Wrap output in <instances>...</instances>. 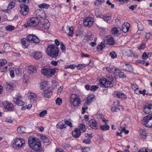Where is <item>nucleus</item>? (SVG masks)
<instances>
[{
  "label": "nucleus",
  "mask_w": 152,
  "mask_h": 152,
  "mask_svg": "<svg viewBox=\"0 0 152 152\" xmlns=\"http://www.w3.org/2000/svg\"><path fill=\"white\" fill-rule=\"evenodd\" d=\"M28 142L29 146L34 150L38 151L40 150L41 147V142L39 139L30 137H29Z\"/></svg>",
  "instance_id": "obj_1"
},
{
  "label": "nucleus",
  "mask_w": 152,
  "mask_h": 152,
  "mask_svg": "<svg viewBox=\"0 0 152 152\" xmlns=\"http://www.w3.org/2000/svg\"><path fill=\"white\" fill-rule=\"evenodd\" d=\"M47 53L50 57L56 58L58 56V47L55 45H49L47 48Z\"/></svg>",
  "instance_id": "obj_2"
},
{
  "label": "nucleus",
  "mask_w": 152,
  "mask_h": 152,
  "mask_svg": "<svg viewBox=\"0 0 152 152\" xmlns=\"http://www.w3.org/2000/svg\"><path fill=\"white\" fill-rule=\"evenodd\" d=\"M56 70H58V69L56 68L50 69L44 67L42 69L41 72L44 75L48 77H50L56 73Z\"/></svg>",
  "instance_id": "obj_3"
},
{
  "label": "nucleus",
  "mask_w": 152,
  "mask_h": 152,
  "mask_svg": "<svg viewBox=\"0 0 152 152\" xmlns=\"http://www.w3.org/2000/svg\"><path fill=\"white\" fill-rule=\"evenodd\" d=\"M70 103L73 107L78 106L81 103V100L76 94H72L70 96Z\"/></svg>",
  "instance_id": "obj_4"
},
{
  "label": "nucleus",
  "mask_w": 152,
  "mask_h": 152,
  "mask_svg": "<svg viewBox=\"0 0 152 152\" xmlns=\"http://www.w3.org/2000/svg\"><path fill=\"white\" fill-rule=\"evenodd\" d=\"M41 22L37 18H31L29 21H28L26 24H25L26 27H35L37 26H40Z\"/></svg>",
  "instance_id": "obj_5"
},
{
  "label": "nucleus",
  "mask_w": 152,
  "mask_h": 152,
  "mask_svg": "<svg viewBox=\"0 0 152 152\" xmlns=\"http://www.w3.org/2000/svg\"><path fill=\"white\" fill-rule=\"evenodd\" d=\"M141 123L146 127L152 128V116L148 115L145 117L142 120Z\"/></svg>",
  "instance_id": "obj_6"
},
{
  "label": "nucleus",
  "mask_w": 152,
  "mask_h": 152,
  "mask_svg": "<svg viewBox=\"0 0 152 152\" xmlns=\"http://www.w3.org/2000/svg\"><path fill=\"white\" fill-rule=\"evenodd\" d=\"M25 143V140L22 138L16 139L12 144L13 147L17 150L23 147Z\"/></svg>",
  "instance_id": "obj_7"
},
{
  "label": "nucleus",
  "mask_w": 152,
  "mask_h": 152,
  "mask_svg": "<svg viewBox=\"0 0 152 152\" xmlns=\"http://www.w3.org/2000/svg\"><path fill=\"white\" fill-rule=\"evenodd\" d=\"M113 80L111 75L107 74L105 77V88L112 87L113 85Z\"/></svg>",
  "instance_id": "obj_8"
},
{
  "label": "nucleus",
  "mask_w": 152,
  "mask_h": 152,
  "mask_svg": "<svg viewBox=\"0 0 152 152\" xmlns=\"http://www.w3.org/2000/svg\"><path fill=\"white\" fill-rule=\"evenodd\" d=\"M27 39L28 40L29 42L35 44H38L39 42V39L38 37L35 35L31 34L27 37Z\"/></svg>",
  "instance_id": "obj_9"
},
{
  "label": "nucleus",
  "mask_w": 152,
  "mask_h": 152,
  "mask_svg": "<svg viewBox=\"0 0 152 152\" xmlns=\"http://www.w3.org/2000/svg\"><path fill=\"white\" fill-rule=\"evenodd\" d=\"M20 13L23 15H27L29 12V9L28 6L24 4H22L20 5Z\"/></svg>",
  "instance_id": "obj_10"
},
{
  "label": "nucleus",
  "mask_w": 152,
  "mask_h": 152,
  "mask_svg": "<svg viewBox=\"0 0 152 152\" xmlns=\"http://www.w3.org/2000/svg\"><path fill=\"white\" fill-rule=\"evenodd\" d=\"M62 30L64 33H66V31L68 30L69 31V33L67 34V35L69 36L72 37L74 35L73 32V27L72 26L69 27L68 26H67L66 27L64 28V27L63 26L62 28Z\"/></svg>",
  "instance_id": "obj_11"
},
{
  "label": "nucleus",
  "mask_w": 152,
  "mask_h": 152,
  "mask_svg": "<svg viewBox=\"0 0 152 152\" xmlns=\"http://www.w3.org/2000/svg\"><path fill=\"white\" fill-rule=\"evenodd\" d=\"M40 26H39L40 27L43 28L45 29H48L50 26V23L47 20H44L43 18L40 20Z\"/></svg>",
  "instance_id": "obj_12"
},
{
  "label": "nucleus",
  "mask_w": 152,
  "mask_h": 152,
  "mask_svg": "<svg viewBox=\"0 0 152 152\" xmlns=\"http://www.w3.org/2000/svg\"><path fill=\"white\" fill-rule=\"evenodd\" d=\"M84 25L90 27L93 24V19L91 17L86 18L83 21Z\"/></svg>",
  "instance_id": "obj_13"
},
{
  "label": "nucleus",
  "mask_w": 152,
  "mask_h": 152,
  "mask_svg": "<svg viewBox=\"0 0 152 152\" xmlns=\"http://www.w3.org/2000/svg\"><path fill=\"white\" fill-rule=\"evenodd\" d=\"M37 69L36 66L31 65L28 66V72L29 74L32 75L37 72Z\"/></svg>",
  "instance_id": "obj_14"
},
{
  "label": "nucleus",
  "mask_w": 152,
  "mask_h": 152,
  "mask_svg": "<svg viewBox=\"0 0 152 152\" xmlns=\"http://www.w3.org/2000/svg\"><path fill=\"white\" fill-rule=\"evenodd\" d=\"M3 105L9 111L12 110L14 108L13 105L7 101L3 103Z\"/></svg>",
  "instance_id": "obj_15"
},
{
  "label": "nucleus",
  "mask_w": 152,
  "mask_h": 152,
  "mask_svg": "<svg viewBox=\"0 0 152 152\" xmlns=\"http://www.w3.org/2000/svg\"><path fill=\"white\" fill-rule=\"evenodd\" d=\"M95 98L94 95L92 94L86 98V101L84 103V105H88L92 102L93 100Z\"/></svg>",
  "instance_id": "obj_16"
},
{
  "label": "nucleus",
  "mask_w": 152,
  "mask_h": 152,
  "mask_svg": "<svg viewBox=\"0 0 152 152\" xmlns=\"http://www.w3.org/2000/svg\"><path fill=\"white\" fill-rule=\"evenodd\" d=\"M80 131L78 128L75 129L72 132L73 137L75 138L79 137L80 135Z\"/></svg>",
  "instance_id": "obj_17"
},
{
  "label": "nucleus",
  "mask_w": 152,
  "mask_h": 152,
  "mask_svg": "<svg viewBox=\"0 0 152 152\" xmlns=\"http://www.w3.org/2000/svg\"><path fill=\"white\" fill-rule=\"evenodd\" d=\"M107 44L113 45L114 44L113 38L111 35L106 37Z\"/></svg>",
  "instance_id": "obj_18"
},
{
  "label": "nucleus",
  "mask_w": 152,
  "mask_h": 152,
  "mask_svg": "<svg viewBox=\"0 0 152 152\" xmlns=\"http://www.w3.org/2000/svg\"><path fill=\"white\" fill-rule=\"evenodd\" d=\"M21 42L23 47L25 48H26L29 44L28 40L26 38H23L21 39Z\"/></svg>",
  "instance_id": "obj_19"
},
{
  "label": "nucleus",
  "mask_w": 152,
  "mask_h": 152,
  "mask_svg": "<svg viewBox=\"0 0 152 152\" xmlns=\"http://www.w3.org/2000/svg\"><path fill=\"white\" fill-rule=\"evenodd\" d=\"M115 94L118 98L121 99H124L126 98V95L124 93L121 92L115 91Z\"/></svg>",
  "instance_id": "obj_20"
},
{
  "label": "nucleus",
  "mask_w": 152,
  "mask_h": 152,
  "mask_svg": "<svg viewBox=\"0 0 152 152\" xmlns=\"http://www.w3.org/2000/svg\"><path fill=\"white\" fill-rule=\"evenodd\" d=\"M89 126L92 128L95 129L96 126L97 124L96 121L94 119H91L88 122Z\"/></svg>",
  "instance_id": "obj_21"
},
{
  "label": "nucleus",
  "mask_w": 152,
  "mask_h": 152,
  "mask_svg": "<svg viewBox=\"0 0 152 152\" xmlns=\"http://www.w3.org/2000/svg\"><path fill=\"white\" fill-rule=\"evenodd\" d=\"M129 24L127 23H125L122 25L121 30L124 33L128 31L129 29Z\"/></svg>",
  "instance_id": "obj_22"
},
{
  "label": "nucleus",
  "mask_w": 152,
  "mask_h": 152,
  "mask_svg": "<svg viewBox=\"0 0 152 152\" xmlns=\"http://www.w3.org/2000/svg\"><path fill=\"white\" fill-rule=\"evenodd\" d=\"M56 127L57 129H61L65 128L66 127V126L65 125L64 123V121L62 120L59 122L56 125Z\"/></svg>",
  "instance_id": "obj_23"
},
{
  "label": "nucleus",
  "mask_w": 152,
  "mask_h": 152,
  "mask_svg": "<svg viewBox=\"0 0 152 152\" xmlns=\"http://www.w3.org/2000/svg\"><path fill=\"white\" fill-rule=\"evenodd\" d=\"M122 70L127 72H132L133 71V69L131 65L128 64L125 67H123Z\"/></svg>",
  "instance_id": "obj_24"
},
{
  "label": "nucleus",
  "mask_w": 152,
  "mask_h": 152,
  "mask_svg": "<svg viewBox=\"0 0 152 152\" xmlns=\"http://www.w3.org/2000/svg\"><path fill=\"white\" fill-rule=\"evenodd\" d=\"M13 101L17 105L19 106H23L24 104V102L21 100L16 98L13 99Z\"/></svg>",
  "instance_id": "obj_25"
},
{
  "label": "nucleus",
  "mask_w": 152,
  "mask_h": 152,
  "mask_svg": "<svg viewBox=\"0 0 152 152\" xmlns=\"http://www.w3.org/2000/svg\"><path fill=\"white\" fill-rule=\"evenodd\" d=\"M37 96L36 94L33 93H31L28 96V98L30 100L33 102H35L37 99Z\"/></svg>",
  "instance_id": "obj_26"
},
{
  "label": "nucleus",
  "mask_w": 152,
  "mask_h": 152,
  "mask_svg": "<svg viewBox=\"0 0 152 152\" xmlns=\"http://www.w3.org/2000/svg\"><path fill=\"white\" fill-rule=\"evenodd\" d=\"M32 55L36 60L39 59L42 57L41 53L39 52H33L32 54Z\"/></svg>",
  "instance_id": "obj_27"
},
{
  "label": "nucleus",
  "mask_w": 152,
  "mask_h": 152,
  "mask_svg": "<svg viewBox=\"0 0 152 152\" xmlns=\"http://www.w3.org/2000/svg\"><path fill=\"white\" fill-rule=\"evenodd\" d=\"M36 14L38 16L42 18H45L46 16L45 14L43 11H41L39 10L36 11Z\"/></svg>",
  "instance_id": "obj_28"
},
{
  "label": "nucleus",
  "mask_w": 152,
  "mask_h": 152,
  "mask_svg": "<svg viewBox=\"0 0 152 152\" xmlns=\"http://www.w3.org/2000/svg\"><path fill=\"white\" fill-rule=\"evenodd\" d=\"M5 87L8 91L11 90L14 87V85L12 83H7Z\"/></svg>",
  "instance_id": "obj_29"
},
{
  "label": "nucleus",
  "mask_w": 152,
  "mask_h": 152,
  "mask_svg": "<svg viewBox=\"0 0 152 152\" xmlns=\"http://www.w3.org/2000/svg\"><path fill=\"white\" fill-rule=\"evenodd\" d=\"M99 80V86L103 88L104 87V77L99 78L98 79Z\"/></svg>",
  "instance_id": "obj_30"
},
{
  "label": "nucleus",
  "mask_w": 152,
  "mask_h": 152,
  "mask_svg": "<svg viewBox=\"0 0 152 152\" xmlns=\"http://www.w3.org/2000/svg\"><path fill=\"white\" fill-rule=\"evenodd\" d=\"M44 94V96L48 98L52 95V91L50 90L45 91Z\"/></svg>",
  "instance_id": "obj_31"
},
{
  "label": "nucleus",
  "mask_w": 152,
  "mask_h": 152,
  "mask_svg": "<svg viewBox=\"0 0 152 152\" xmlns=\"http://www.w3.org/2000/svg\"><path fill=\"white\" fill-rule=\"evenodd\" d=\"M105 21L108 23H110L111 22V15L109 14L105 16Z\"/></svg>",
  "instance_id": "obj_32"
},
{
  "label": "nucleus",
  "mask_w": 152,
  "mask_h": 152,
  "mask_svg": "<svg viewBox=\"0 0 152 152\" xmlns=\"http://www.w3.org/2000/svg\"><path fill=\"white\" fill-rule=\"evenodd\" d=\"M39 8H40L48 9L49 7V5L48 4L43 3L42 4H39L38 5Z\"/></svg>",
  "instance_id": "obj_33"
},
{
  "label": "nucleus",
  "mask_w": 152,
  "mask_h": 152,
  "mask_svg": "<svg viewBox=\"0 0 152 152\" xmlns=\"http://www.w3.org/2000/svg\"><path fill=\"white\" fill-rule=\"evenodd\" d=\"M149 107V104L147 106H145L144 109V113L146 114H149L150 113V111Z\"/></svg>",
  "instance_id": "obj_34"
},
{
  "label": "nucleus",
  "mask_w": 152,
  "mask_h": 152,
  "mask_svg": "<svg viewBox=\"0 0 152 152\" xmlns=\"http://www.w3.org/2000/svg\"><path fill=\"white\" fill-rule=\"evenodd\" d=\"M104 2V0H96L94 3L95 5L97 7L99 6L101 3H103Z\"/></svg>",
  "instance_id": "obj_35"
},
{
  "label": "nucleus",
  "mask_w": 152,
  "mask_h": 152,
  "mask_svg": "<svg viewBox=\"0 0 152 152\" xmlns=\"http://www.w3.org/2000/svg\"><path fill=\"white\" fill-rule=\"evenodd\" d=\"M18 132L20 133H23L25 132V128L23 127H20L18 128Z\"/></svg>",
  "instance_id": "obj_36"
},
{
  "label": "nucleus",
  "mask_w": 152,
  "mask_h": 152,
  "mask_svg": "<svg viewBox=\"0 0 152 152\" xmlns=\"http://www.w3.org/2000/svg\"><path fill=\"white\" fill-rule=\"evenodd\" d=\"M96 116L97 118L102 119L103 122H104V118L102 114L100 113H98L96 115Z\"/></svg>",
  "instance_id": "obj_37"
},
{
  "label": "nucleus",
  "mask_w": 152,
  "mask_h": 152,
  "mask_svg": "<svg viewBox=\"0 0 152 152\" xmlns=\"http://www.w3.org/2000/svg\"><path fill=\"white\" fill-rule=\"evenodd\" d=\"M15 27L11 25H8L6 27L5 29L7 31H11L14 29Z\"/></svg>",
  "instance_id": "obj_38"
},
{
  "label": "nucleus",
  "mask_w": 152,
  "mask_h": 152,
  "mask_svg": "<svg viewBox=\"0 0 152 152\" xmlns=\"http://www.w3.org/2000/svg\"><path fill=\"white\" fill-rule=\"evenodd\" d=\"M111 32L113 34H118V28L116 27L113 28L111 30Z\"/></svg>",
  "instance_id": "obj_39"
},
{
  "label": "nucleus",
  "mask_w": 152,
  "mask_h": 152,
  "mask_svg": "<svg viewBox=\"0 0 152 152\" xmlns=\"http://www.w3.org/2000/svg\"><path fill=\"white\" fill-rule=\"evenodd\" d=\"M112 58L114 59L117 58V54L114 51H112L110 54Z\"/></svg>",
  "instance_id": "obj_40"
},
{
  "label": "nucleus",
  "mask_w": 152,
  "mask_h": 152,
  "mask_svg": "<svg viewBox=\"0 0 152 152\" xmlns=\"http://www.w3.org/2000/svg\"><path fill=\"white\" fill-rule=\"evenodd\" d=\"M132 51L130 50H127L125 51V54L128 56H132Z\"/></svg>",
  "instance_id": "obj_41"
},
{
  "label": "nucleus",
  "mask_w": 152,
  "mask_h": 152,
  "mask_svg": "<svg viewBox=\"0 0 152 152\" xmlns=\"http://www.w3.org/2000/svg\"><path fill=\"white\" fill-rule=\"evenodd\" d=\"M103 45H104V43L102 42L101 43L100 45H98L97 46V50L98 51H99L100 50H102L104 48V47L103 46Z\"/></svg>",
  "instance_id": "obj_42"
},
{
  "label": "nucleus",
  "mask_w": 152,
  "mask_h": 152,
  "mask_svg": "<svg viewBox=\"0 0 152 152\" xmlns=\"http://www.w3.org/2000/svg\"><path fill=\"white\" fill-rule=\"evenodd\" d=\"M64 124H65L66 126V125H67L71 127H72V123L70 122H69V121L67 120L66 119H64Z\"/></svg>",
  "instance_id": "obj_43"
},
{
  "label": "nucleus",
  "mask_w": 152,
  "mask_h": 152,
  "mask_svg": "<svg viewBox=\"0 0 152 152\" xmlns=\"http://www.w3.org/2000/svg\"><path fill=\"white\" fill-rule=\"evenodd\" d=\"M79 127L83 132H84L86 131V128L85 127V125L83 124L82 123L80 124L79 126Z\"/></svg>",
  "instance_id": "obj_44"
},
{
  "label": "nucleus",
  "mask_w": 152,
  "mask_h": 152,
  "mask_svg": "<svg viewBox=\"0 0 152 152\" xmlns=\"http://www.w3.org/2000/svg\"><path fill=\"white\" fill-rule=\"evenodd\" d=\"M47 82L45 81L42 82L40 84L41 88L42 89L45 88L47 86Z\"/></svg>",
  "instance_id": "obj_45"
},
{
  "label": "nucleus",
  "mask_w": 152,
  "mask_h": 152,
  "mask_svg": "<svg viewBox=\"0 0 152 152\" xmlns=\"http://www.w3.org/2000/svg\"><path fill=\"white\" fill-rule=\"evenodd\" d=\"M56 103L57 105H60L62 103V99L60 98H57L56 100Z\"/></svg>",
  "instance_id": "obj_46"
},
{
  "label": "nucleus",
  "mask_w": 152,
  "mask_h": 152,
  "mask_svg": "<svg viewBox=\"0 0 152 152\" xmlns=\"http://www.w3.org/2000/svg\"><path fill=\"white\" fill-rule=\"evenodd\" d=\"M75 65L74 64H71L70 65H67L65 66V69H67L68 68H70L73 69L75 67Z\"/></svg>",
  "instance_id": "obj_47"
},
{
  "label": "nucleus",
  "mask_w": 152,
  "mask_h": 152,
  "mask_svg": "<svg viewBox=\"0 0 152 152\" xmlns=\"http://www.w3.org/2000/svg\"><path fill=\"white\" fill-rule=\"evenodd\" d=\"M106 70L108 72L110 73H113L114 72V69L113 68H110L109 67H106Z\"/></svg>",
  "instance_id": "obj_48"
},
{
  "label": "nucleus",
  "mask_w": 152,
  "mask_h": 152,
  "mask_svg": "<svg viewBox=\"0 0 152 152\" xmlns=\"http://www.w3.org/2000/svg\"><path fill=\"white\" fill-rule=\"evenodd\" d=\"M7 63V61L4 59L0 60V67L3 66Z\"/></svg>",
  "instance_id": "obj_49"
},
{
  "label": "nucleus",
  "mask_w": 152,
  "mask_h": 152,
  "mask_svg": "<svg viewBox=\"0 0 152 152\" xmlns=\"http://www.w3.org/2000/svg\"><path fill=\"white\" fill-rule=\"evenodd\" d=\"M47 113V111L46 110H44L42 111L40 113L39 116L40 117H42L45 116Z\"/></svg>",
  "instance_id": "obj_50"
},
{
  "label": "nucleus",
  "mask_w": 152,
  "mask_h": 152,
  "mask_svg": "<svg viewBox=\"0 0 152 152\" xmlns=\"http://www.w3.org/2000/svg\"><path fill=\"white\" fill-rule=\"evenodd\" d=\"M99 88L98 85H93L91 86V91H96Z\"/></svg>",
  "instance_id": "obj_51"
},
{
  "label": "nucleus",
  "mask_w": 152,
  "mask_h": 152,
  "mask_svg": "<svg viewBox=\"0 0 152 152\" xmlns=\"http://www.w3.org/2000/svg\"><path fill=\"white\" fill-rule=\"evenodd\" d=\"M15 4V3L13 1H11L9 4L8 6V8L9 9H12L14 7Z\"/></svg>",
  "instance_id": "obj_52"
},
{
  "label": "nucleus",
  "mask_w": 152,
  "mask_h": 152,
  "mask_svg": "<svg viewBox=\"0 0 152 152\" xmlns=\"http://www.w3.org/2000/svg\"><path fill=\"white\" fill-rule=\"evenodd\" d=\"M83 142L86 144H89L91 142L90 139L88 138L83 140Z\"/></svg>",
  "instance_id": "obj_53"
},
{
  "label": "nucleus",
  "mask_w": 152,
  "mask_h": 152,
  "mask_svg": "<svg viewBox=\"0 0 152 152\" xmlns=\"http://www.w3.org/2000/svg\"><path fill=\"white\" fill-rule=\"evenodd\" d=\"M118 110H120L119 107H118L114 106L111 108V111L113 112L117 111Z\"/></svg>",
  "instance_id": "obj_54"
},
{
  "label": "nucleus",
  "mask_w": 152,
  "mask_h": 152,
  "mask_svg": "<svg viewBox=\"0 0 152 152\" xmlns=\"http://www.w3.org/2000/svg\"><path fill=\"white\" fill-rule=\"evenodd\" d=\"M140 134L142 135L145 136L146 135L145 131L143 129H140L139 131Z\"/></svg>",
  "instance_id": "obj_55"
},
{
  "label": "nucleus",
  "mask_w": 152,
  "mask_h": 152,
  "mask_svg": "<svg viewBox=\"0 0 152 152\" xmlns=\"http://www.w3.org/2000/svg\"><path fill=\"white\" fill-rule=\"evenodd\" d=\"M61 48L62 51L63 52H65L66 50V48L64 45L63 44V42H61Z\"/></svg>",
  "instance_id": "obj_56"
},
{
  "label": "nucleus",
  "mask_w": 152,
  "mask_h": 152,
  "mask_svg": "<svg viewBox=\"0 0 152 152\" xmlns=\"http://www.w3.org/2000/svg\"><path fill=\"white\" fill-rule=\"evenodd\" d=\"M119 76L120 78H126V75H125L124 73L122 72H120L119 73V74L118 75Z\"/></svg>",
  "instance_id": "obj_57"
},
{
  "label": "nucleus",
  "mask_w": 152,
  "mask_h": 152,
  "mask_svg": "<svg viewBox=\"0 0 152 152\" xmlns=\"http://www.w3.org/2000/svg\"><path fill=\"white\" fill-rule=\"evenodd\" d=\"M90 151L89 148L86 147L84 148H82V151L83 152H89Z\"/></svg>",
  "instance_id": "obj_58"
},
{
  "label": "nucleus",
  "mask_w": 152,
  "mask_h": 152,
  "mask_svg": "<svg viewBox=\"0 0 152 152\" xmlns=\"http://www.w3.org/2000/svg\"><path fill=\"white\" fill-rule=\"evenodd\" d=\"M128 63L125 62L124 61H122L121 62V66L122 68V69L123 67H125L127 65V64Z\"/></svg>",
  "instance_id": "obj_59"
},
{
  "label": "nucleus",
  "mask_w": 152,
  "mask_h": 152,
  "mask_svg": "<svg viewBox=\"0 0 152 152\" xmlns=\"http://www.w3.org/2000/svg\"><path fill=\"white\" fill-rule=\"evenodd\" d=\"M106 4H107L108 6H110V7L111 8H113L114 7V4H112L109 0H108L107 1Z\"/></svg>",
  "instance_id": "obj_60"
},
{
  "label": "nucleus",
  "mask_w": 152,
  "mask_h": 152,
  "mask_svg": "<svg viewBox=\"0 0 152 152\" xmlns=\"http://www.w3.org/2000/svg\"><path fill=\"white\" fill-rule=\"evenodd\" d=\"M142 58L145 60L147 59L148 58V56L146 53H144L142 56Z\"/></svg>",
  "instance_id": "obj_61"
},
{
  "label": "nucleus",
  "mask_w": 152,
  "mask_h": 152,
  "mask_svg": "<svg viewBox=\"0 0 152 152\" xmlns=\"http://www.w3.org/2000/svg\"><path fill=\"white\" fill-rule=\"evenodd\" d=\"M129 9L132 10H136L137 8V5H132L129 7Z\"/></svg>",
  "instance_id": "obj_62"
},
{
  "label": "nucleus",
  "mask_w": 152,
  "mask_h": 152,
  "mask_svg": "<svg viewBox=\"0 0 152 152\" xmlns=\"http://www.w3.org/2000/svg\"><path fill=\"white\" fill-rule=\"evenodd\" d=\"M14 69H10V77L11 78H13L14 77Z\"/></svg>",
  "instance_id": "obj_63"
},
{
  "label": "nucleus",
  "mask_w": 152,
  "mask_h": 152,
  "mask_svg": "<svg viewBox=\"0 0 152 152\" xmlns=\"http://www.w3.org/2000/svg\"><path fill=\"white\" fill-rule=\"evenodd\" d=\"M151 34L150 33H146L145 36V40L146 39V40L147 41L151 37Z\"/></svg>",
  "instance_id": "obj_64"
}]
</instances>
